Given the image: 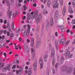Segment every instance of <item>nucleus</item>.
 <instances>
[{"label":"nucleus","instance_id":"nucleus-13","mask_svg":"<svg viewBox=\"0 0 75 75\" xmlns=\"http://www.w3.org/2000/svg\"><path fill=\"white\" fill-rule=\"evenodd\" d=\"M59 28L60 30L61 31H62V32L65 31V29L64 28V26L63 25L60 26H59Z\"/></svg>","mask_w":75,"mask_h":75},{"label":"nucleus","instance_id":"nucleus-3","mask_svg":"<svg viewBox=\"0 0 75 75\" xmlns=\"http://www.w3.org/2000/svg\"><path fill=\"white\" fill-rule=\"evenodd\" d=\"M27 26L28 28L27 29L25 30L23 33V37H28L30 33V25L29 24H27Z\"/></svg>","mask_w":75,"mask_h":75},{"label":"nucleus","instance_id":"nucleus-15","mask_svg":"<svg viewBox=\"0 0 75 75\" xmlns=\"http://www.w3.org/2000/svg\"><path fill=\"white\" fill-rule=\"evenodd\" d=\"M54 20L53 17H51L50 18V25L51 27H52L54 25Z\"/></svg>","mask_w":75,"mask_h":75},{"label":"nucleus","instance_id":"nucleus-2","mask_svg":"<svg viewBox=\"0 0 75 75\" xmlns=\"http://www.w3.org/2000/svg\"><path fill=\"white\" fill-rule=\"evenodd\" d=\"M6 5L8 7V8L7 16L9 18H10L11 17V14H13V12L10 10V3L9 0H6Z\"/></svg>","mask_w":75,"mask_h":75},{"label":"nucleus","instance_id":"nucleus-38","mask_svg":"<svg viewBox=\"0 0 75 75\" xmlns=\"http://www.w3.org/2000/svg\"><path fill=\"white\" fill-rule=\"evenodd\" d=\"M7 27L8 28H10V23L9 22H8L7 23Z\"/></svg>","mask_w":75,"mask_h":75},{"label":"nucleus","instance_id":"nucleus-60","mask_svg":"<svg viewBox=\"0 0 75 75\" xmlns=\"http://www.w3.org/2000/svg\"><path fill=\"white\" fill-rule=\"evenodd\" d=\"M4 24H6L7 23V20H5L4 21Z\"/></svg>","mask_w":75,"mask_h":75},{"label":"nucleus","instance_id":"nucleus-16","mask_svg":"<svg viewBox=\"0 0 75 75\" xmlns=\"http://www.w3.org/2000/svg\"><path fill=\"white\" fill-rule=\"evenodd\" d=\"M52 58L54 57V55H55V50L54 48H52Z\"/></svg>","mask_w":75,"mask_h":75},{"label":"nucleus","instance_id":"nucleus-24","mask_svg":"<svg viewBox=\"0 0 75 75\" xmlns=\"http://www.w3.org/2000/svg\"><path fill=\"white\" fill-rule=\"evenodd\" d=\"M11 27H12V29L13 31H14L15 30V28H14V23H12L11 25Z\"/></svg>","mask_w":75,"mask_h":75},{"label":"nucleus","instance_id":"nucleus-55","mask_svg":"<svg viewBox=\"0 0 75 75\" xmlns=\"http://www.w3.org/2000/svg\"><path fill=\"white\" fill-rule=\"evenodd\" d=\"M58 64H59V63L58 64L56 63V64L55 66V68H58Z\"/></svg>","mask_w":75,"mask_h":75},{"label":"nucleus","instance_id":"nucleus-25","mask_svg":"<svg viewBox=\"0 0 75 75\" xmlns=\"http://www.w3.org/2000/svg\"><path fill=\"white\" fill-rule=\"evenodd\" d=\"M35 53H33L32 55V59L33 61L34 59V58H35Z\"/></svg>","mask_w":75,"mask_h":75},{"label":"nucleus","instance_id":"nucleus-64","mask_svg":"<svg viewBox=\"0 0 75 75\" xmlns=\"http://www.w3.org/2000/svg\"><path fill=\"white\" fill-rule=\"evenodd\" d=\"M72 4L74 6H75V3L74 2H72Z\"/></svg>","mask_w":75,"mask_h":75},{"label":"nucleus","instance_id":"nucleus-36","mask_svg":"<svg viewBox=\"0 0 75 75\" xmlns=\"http://www.w3.org/2000/svg\"><path fill=\"white\" fill-rule=\"evenodd\" d=\"M14 35V33H12L10 35V36L11 38L13 37Z\"/></svg>","mask_w":75,"mask_h":75},{"label":"nucleus","instance_id":"nucleus-33","mask_svg":"<svg viewBox=\"0 0 75 75\" xmlns=\"http://www.w3.org/2000/svg\"><path fill=\"white\" fill-rule=\"evenodd\" d=\"M20 28L16 29V33H20Z\"/></svg>","mask_w":75,"mask_h":75},{"label":"nucleus","instance_id":"nucleus-63","mask_svg":"<svg viewBox=\"0 0 75 75\" xmlns=\"http://www.w3.org/2000/svg\"><path fill=\"white\" fill-rule=\"evenodd\" d=\"M16 67V65H14L12 67V69H15Z\"/></svg>","mask_w":75,"mask_h":75},{"label":"nucleus","instance_id":"nucleus-49","mask_svg":"<svg viewBox=\"0 0 75 75\" xmlns=\"http://www.w3.org/2000/svg\"><path fill=\"white\" fill-rule=\"evenodd\" d=\"M7 36H9L10 35V32H7Z\"/></svg>","mask_w":75,"mask_h":75},{"label":"nucleus","instance_id":"nucleus-41","mask_svg":"<svg viewBox=\"0 0 75 75\" xmlns=\"http://www.w3.org/2000/svg\"><path fill=\"white\" fill-rule=\"evenodd\" d=\"M16 74H17V75H18V74H19V70H16Z\"/></svg>","mask_w":75,"mask_h":75},{"label":"nucleus","instance_id":"nucleus-17","mask_svg":"<svg viewBox=\"0 0 75 75\" xmlns=\"http://www.w3.org/2000/svg\"><path fill=\"white\" fill-rule=\"evenodd\" d=\"M72 72V69L71 68L67 69V74H71Z\"/></svg>","mask_w":75,"mask_h":75},{"label":"nucleus","instance_id":"nucleus-42","mask_svg":"<svg viewBox=\"0 0 75 75\" xmlns=\"http://www.w3.org/2000/svg\"><path fill=\"white\" fill-rule=\"evenodd\" d=\"M8 30L10 32V33H12V32H13V31L11 29V28H9Z\"/></svg>","mask_w":75,"mask_h":75},{"label":"nucleus","instance_id":"nucleus-50","mask_svg":"<svg viewBox=\"0 0 75 75\" xmlns=\"http://www.w3.org/2000/svg\"><path fill=\"white\" fill-rule=\"evenodd\" d=\"M3 33V30H0V35H1Z\"/></svg>","mask_w":75,"mask_h":75},{"label":"nucleus","instance_id":"nucleus-62","mask_svg":"<svg viewBox=\"0 0 75 75\" xmlns=\"http://www.w3.org/2000/svg\"><path fill=\"white\" fill-rule=\"evenodd\" d=\"M15 14L16 15H18V11H16V12H15Z\"/></svg>","mask_w":75,"mask_h":75},{"label":"nucleus","instance_id":"nucleus-6","mask_svg":"<svg viewBox=\"0 0 75 75\" xmlns=\"http://www.w3.org/2000/svg\"><path fill=\"white\" fill-rule=\"evenodd\" d=\"M25 74H28V75H31L32 74V70H31V68H29L28 71V70H25Z\"/></svg>","mask_w":75,"mask_h":75},{"label":"nucleus","instance_id":"nucleus-28","mask_svg":"<svg viewBox=\"0 0 75 75\" xmlns=\"http://www.w3.org/2000/svg\"><path fill=\"white\" fill-rule=\"evenodd\" d=\"M59 1L60 3V5H61V6H62V5H63V3H64V0H59Z\"/></svg>","mask_w":75,"mask_h":75},{"label":"nucleus","instance_id":"nucleus-39","mask_svg":"<svg viewBox=\"0 0 75 75\" xmlns=\"http://www.w3.org/2000/svg\"><path fill=\"white\" fill-rule=\"evenodd\" d=\"M1 45H2V47H5V46L6 45V43H1Z\"/></svg>","mask_w":75,"mask_h":75},{"label":"nucleus","instance_id":"nucleus-8","mask_svg":"<svg viewBox=\"0 0 75 75\" xmlns=\"http://www.w3.org/2000/svg\"><path fill=\"white\" fill-rule=\"evenodd\" d=\"M58 42L60 44L64 45V44L65 43L66 40H65V38H63L61 40H59Z\"/></svg>","mask_w":75,"mask_h":75},{"label":"nucleus","instance_id":"nucleus-54","mask_svg":"<svg viewBox=\"0 0 75 75\" xmlns=\"http://www.w3.org/2000/svg\"><path fill=\"white\" fill-rule=\"evenodd\" d=\"M27 41L28 42H30V39H27Z\"/></svg>","mask_w":75,"mask_h":75},{"label":"nucleus","instance_id":"nucleus-22","mask_svg":"<svg viewBox=\"0 0 75 75\" xmlns=\"http://www.w3.org/2000/svg\"><path fill=\"white\" fill-rule=\"evenodd\" d=\"M65 13H66V9H65V7H64L63 8V16H65Z\"/></svg>","mask_w":75,"mask_h":75},{"label":"nucleus","instance_id":"nucleus-20","mask_svg":"<svg viewBox=\"0 0 75 75\" xmlns=\"http://www.w3.org/2000/svg\"><path fill=\"white\" fill-rule=\"evenodd\" d=\"M46 30L47 31L48 30V28L50 27V23L49 22H47L46 24Z\"/></svg>","mask_w":75,"mask_h":75},{"label":"nucleus","instance_id":"nucleus-40","mask_svg":"<svg viewBox=\"0 0 75 75\" xmlns=\"http://www.w3.org/2000/svg\"><path fill=\"white\" fill-rule=\"evenodd\" d=\"M26 27H27V25H25L23 26V28H24V29H25V30Z\"/></svg>","mask_w":75,"mask_h":75},{"label":"nucleus","instance_id":"nucleus-27","mask_svg":"<svg viewBox=\"0 0 75 75\" xmlns=\"http://www.w3.org/2000/svg\"><path fill=\"white\" fill-rule=\"evenodd\" d=\"M70 54V52L67 51L65 54V56H68Z\"/></svg>","mask_w":75,"mask_h":75},{"label":"nucleus","instance_id":"nucleus-19","mask_svg":"<svg viewBox=\"0 0 75 75\" xmlns=\"http://www.w3.org/2000/svg\"><path fill=\"white\" fill-rule=\"evenodd\" d=\"M42 13L43 14H44V15H46L48 13V12L45 9H43L42 11Z\"/></svg>","mask_w":75,"mask_h":75},{"label":"nucleus","instance_id":"nucleus-51","mask_svg":"<svg viewBox=\"0 0 75 75\" xmlns=\"http://www.w3.org/2000/svg\"><path fill=\"white\" fill-rule=\"evenodd\" d=\"M75 50V47H73L72 49L71 50V52H72L74 51V50Z\"/></svg>","mask_w":75,"mask_h":75},{"label":"nucleus","instance_id":"nucleus-30","mask_svg":"<svg viewBox=\"0 0 75 75\" xmlns=\"http://www.w3.org/2000/svg\"><path fill=\"white\" fill-rule=\"evenodd\" d=\"M25 48L26 51H27V52L28 53L30 52V51H29V49H28V46H26Z\"/></svg>","mask_w":75,"mask_h":75},{"label":"nucleus","instance_id":"nucleus-61","mask_svg":"<svg viewBox=\"0 0 75 75\" xmlns=\"http://www.w3.org/2000/svg\"><path fill=\"white\" fill-rule=\"evenodd\" d=\"M70 50V48L69 47H68L65 50L66 51H69V50Z\"/></svg>","mask_w":75,"mask_h":75},{"label":"nucleus","instance_id":"nucleus-43","mask_svg":"<svg viewBox=\"0 0 75 75\" xmlns=\"http://www.w3.org/2000/svg\"><path fill=\"white\" fill-rule=\"evenodd\" d=\"M3 32L4 34H6L7 33V30H4Z\"/></svg>","mask_w":75,"mask_h":75},{"label":"nucleus","instance_id":"nucleus-4","mask_svg":"<svg viewBox=\"0 0 75 75\" xmlns=\"http://www.w3.org/2000/svg\"><path fill=\"white\" fill-rule=\"evenodd\" d=\"M52 6L54 8H58V7H59V4L58 2H56L55 4V2L53 1L52 2Z\"/></svg>","mask_w":75,"mask_h":75},{"label":"nucleus","instance_id":"nucleus-18","mask_svg":"<svg viewBox=\"0 0 75 75\" xmlns=\"http://www.w3.org/2000/svg\"><path fill=\"white\" fill-rule=\"evenodd\" d=\"M55 47L56 50H59V45H58V42H55Z\"/></svg>","mask_w":75,"mask_h":75},{"label":"nucleus","instance_id":"nucleus-31","mask_svg":"<svg viewBox=\"0 0 75 75\" xmlns=\"http://www.w3.org/2000/svg\"><path fill=\"white\" fill-rule=\"evenodd\" d=\"M31 50L32 53H35V49L31 48Z\"/></svg>","mask_w":75,"mask_h":75},{"label":"nucleus","instance_id":"nucleus-46","mask_svg":"<svg viewBox=\"0 0 75 75\" xmlns=\"http://www.w3.org/2000/svg\"><path fill=\"white\" fill-rule=\"evenodd\" d=\"M71 23L72 24H75V20H73L72 21Z\"/></svg>","mask_w":75,"mask_h":75},{"label":"nucleus","instance_id":"nucleus-37","mask_svg":"<svg viewBox=\"0 0 75 75\" xmlns=\"http://www.w3.org/2000/svg\"><path fill=\"white\" fill-rule=\"evenodd\" d=\"M23 7L24 10H25V11H26V10H27V7H26V6H25V5H23Z\"/></svg>","mask_w":75,"mask_h":75},{"label":"nucleus","instance_id":"nucleus-58","mask_svg":"<svg viewBox=\"0 0 75 75\" xmlns=\"http://www.w3.org/2000/svg\"><path fill=\"white\" fill-rule=\"evenodd\" d=\"M30 16H28V18H27V20H30Z\"/></svg>","mask_w":75,"mask_h":75},{"label":"nucleus","instance_id":"nucleus-52","mask_svg":"<svg viewBox=\"0 0 75 75\" xmlns=\"http://www.w3.org/2000/svg\"><path fill=\"white\" fill-rule=\"evenodd\" d=\"M6 2V0H4L3 1H2L3 4H4V3H5Z\"/></svg>","mask_w":75,"mask_h":75},{"label":"nucleus","instance_id":"nucleus-9","mask_svg":"<svg viewBox=\"0 0 75 75\" xmlns=\"http://www.w3.org/2000/svg\"><path fill=\"white\" fill-rule=\"evenodd\" d=\"M54 19L55 20H57L58 19V16L59 15V12L58 11H56L55 13Z\"/></svg>","mask_w":75,"mask_h":75},{"label":"nucleus","instance_id":"nucleus-10","mask_svg":"<svg viewBox=\"0 0 75 75\" xmlns=\"http://www.w3.org/2000/svg\"><path fill=\"white\" fill-rule=\"evenodd\" d=\"M37 61H35L33 66V69L35 71H36V70H37Z\"/></svg>","mask_w":75,"mask_h":75},{"label":"nucleus","instance_id":"nucleus-11","mask_svg":"<svg viewBox=\"0 0 75 75\" xmlns=\"http://www.w3.org/2000/svg\"><path fill=\"white\" fill-rule=\"evenodd\" d=\"M41 44V41H38L37 42L36 44V47L37 48H39V47H40Z\"/></svg>","mask_w":75,"mask_h":75},{"label":"nucleus","instance_id":"nucleus-12","mask_svg":"<svg viewBox=\"0 0 75 75\" xmlns=\"http://www.w3.org/2000/svg\"><path fill=\"white\" fill-rule=\"evenodd\" d=\"M30 39L31 40V47H33V46L34 44V39L33 38H31Z\"/></svg>","mask_w":75,"mask_h":75},{"label":"nucleus","instance_id":"nucleus-14","mask_svg":"<svg viewBox=\"0 0 75 75\" xmlns=\"http://www.w3.org/2000/svg\"><path fill=\"white\" fill-rule=\"evenodd\" d=\"M34 14V12H32L30 13V14H31V18H32V19H34L35 17V15Z\"/></svg>","mask_w":75,"mask_h":75},{"label":"nucleus","instance_id":"nucleus-21","mask_svg":"<svg viewBox=\"0 0 75 75\" xmlns=\"http://www.w3.org/2000/svg\"><path fill=\"white\" fill-rule=\"evenodd\" d=\"M5 65V64L2 62H0V68H3L4 67Z\"/></svg>","mask_w":75,"mask_h":75},{"label":"nucleus","instance_id":"nucleus-48","mask_svg":"<svg viewBox=\"0 0 75 75\" xmlns=\"http://www.w3.org/2000/svg\"><path fill=\"white\" fill-rule=\"evenodd\" d=\"M52 71L53 74H55V70H54V68H52Z\"/></svg>","mask_w":75,"mask_h":75},{"label":"nucleus","instance_id":"nucleus-23","mask_svg":"<svg viewBox=\"0 0 75 75\" xmlns=\"http://www.w3.org/2000/svg\"><path fill=\"white\" fill-rule=\"evenodd\" d=\"M69 11L71 13V14H72L73 13H74V11H73V10H72V8H69Z\"/></svg>","mask_w":75,"mask_h":75},{"label":"nucleus","instance_id":"nucleus-53","mask_svg":"<svg viewBox=\"0 0 75 75\" xmlns=\"http://www.w3.org/2000/svg\"><path fill=\"white\" fill-rule=\"evenodd\" d=\"M49 48L50 50L52 48V46L51 44H49Z\"/></svg>","mask_w":75,"mask_h":75},{"label":"nucleus","instance_id":"nucleus-57","mask_svg":"<svg viewBox=\"0 0 75 75\" xmlns=\"http://www.w3.org/2000/svg\"><path fill=\"white\" fill-rule=\"evenodd\" d=\"M19 40L20 42H21V41H22V38H19Z\"/></svg>","mask_w":75,"mask_h":75},{"label":"nucleus","instance_id":"nucleus-59","mask_svg":"<svg viewBox=\"0 0 75 75\" xmlns=\"http://www.w3.org/2000/svg\"><path fill=\"white\" fill-rule=\"evenodd\" d=\"M0 75H6V74L4 73H0Z\"/></svg>","mask_w":75,"mask_h":75},{"label":"nucleus","instance_id":"nucleus-34","mask_svg":"<svg viewBox=\"0 0 75 75\" xmlns=\"http://www.w3.org/2000/svg\"><path fill=\"white\" fill-rule=\"evenodd\" d=\"M44 59H47L48 58V55L47 54H44L43 56Z\"/></svg>","mask_w":75,"mask_h":75},{"label":"nucleus","instance_id":"nucleus-32","mask_svg":"<svg viewBox=\"0 0 75 75\" xmlns=\"http://www.w3.org/2000/svg\"><path fill=\"white\" fill-rule=\"evenodd\" d=\"M23 69H22L21 70H19V74H21L23 73Z\"/></svg>","mask_w":75,"mask_h":75},{"label":"nucleus","instance_id":"nucleus-44","mask_svg":"<svg viewBox=\"0 0 75 75\" xmlns=\"http://www.w3.org/2000/svg\"><path fill=\"white\" fill-rule=\"evenodd\" d=\"M3 28H5V29H7V26L6 25L3 26Z\"/></svg>","mask_w":75,"mask_h":75},{"label":"nucleus","instance_id":"nucleus-7","mask_svg":"<svg viewBox=\"0 0 75 75\" xmlns=\"http://www.w3.org/2000/svg\"><path fill=\"white\" fill-rule=\"evenodd\" d=\"M39 63L40 64V67L41 69H42L43 68V62L42 61V58L40 57L39 60Z\"/></svg>","mask_w":75,"mask_h":75},{"label":"nucleus","instance_id":"nucleus-47","mask_svg":"<svg viewBox=\"0 0 75 75\" xmlns=\"http://www.w3.org/2000/svg\"><path fill=\"white\" fill-rule=\"evenodd\" d=\"M69 42L70 41L69 40L67 41L66 43V45H68L69 43Z\"/></svg>","mask_w":75,"mask_h":75},{"label":"nucleus","instance_id":"nucleus-45","mask_svg":"<svg viewBox=\"0 0 75 75\" xmlns=\"http://www.w3.org/2000/svg\"><path fill=\"white\" fill-rule=\"evenodd\" d=\"M0 23H3V20L2 19H0Z\"/></svg>","mask_w":75,"mask_h":75},{"label":"nucleus","instance_id":"nucleus-35","mask_svg":"<svg viewBox=\"0 0 75 75\" xmlns=\"http://www.w3.org/2000/svg\"><path fill=\"white\" fill-rule=\"evenodd\" d=\"M73 55L72 54H71L70 55H69L68 56V58H69V59H71V58H72V56H73Z\"/></svg>","mask_w":75,"mask_h":75},{"label":"nucleus","instance_id":"nucleus-1","mask_svg":"<svg viewBox=\"0 0 75 75\" xmlns=\"http://www.w3.org/2000/svg\"><path fill=\"white\" fill-rule=\"evenodd\" d=\"M34 14L36 15V21L37 23H40V20L42 21V14L41 13L39 14V16H38V11L37 10H36L34 11Z\"/></svg>","mask_w":75,"mask_h":75},{"label":"nucleus","instance_id":"nucleus-26","mask_svg":"<svg viewBox=\"0 0 75 75\" xmlns=\"http://www.w3.org/2000/svg\"><path fill=\"white\" fill-rule=\"evenodd\" d=\"M47 6L49 7H50V5L51 4V1L50 0H48L47 2Z\"/></svg>","mask_w":75,"mask_h":75},{"label":"nucleus","instance_id":"nucleus-56","mask_svg":"<svg viewBox=\"0 0 75 75\" xmlns=\"http://www.w3.org/2000/svg\"><path fill=\"white\" fill-rule=\"evenodd\" d=\"M6 42L7 43H8L10 42V41L9 40H6Z\"/></svg>","mask_w":75,"mask_h":75},{"label":"nucleus","instance_id":"nucleus-29","mask_svg":"<svg viewBox=\"0 0 75 75\" xmlns=\"http://www.w3.org/2000/svg\"><path fill=\"white\" fill-rule=\"evenodd\" d=\"M52 63L53 65H54L55 63V57H54L53 59V60H52Z\"/></svg>","mask_w":75,"mask_h":75},{"label":"nucleus","instance_id":"nucleus-5","mask_svg":"<svg viewBox=\"0 0 75 75\" xmlns=\"http://www.w3.org/2000/svg\"><path fill=\"white\" fill-rule=\"evenodd\" d=\"M8 69V71L10 70V65L7 64L6 67L2 69L3 72H5L6 71H7Z\"/></svg>","mask_w":75,"mask_h":75}]
</instances>
